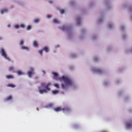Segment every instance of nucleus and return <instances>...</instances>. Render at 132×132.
<instances>
[{"label":"nucleus","instance_id":"nucleus-1","mask_svg":"<svg viewBox=\"0 0 132 132\" xmlns=\"http://www.w3.org/2000/svg\"><path fill=\"white\" fill-rule=\"evenodd\" d=\"M59 80L63 81L64 84L61 85V88L65 91L68 90L69 88L74 89L77 88V85L74 82L73 80L69 77L64 76L59 78Z\"/></svg>","mask_w":132,"mask_h":132},{"label":"nucleus","instance_id":"nucleus-2","mask_svg":"<svg viewBox=\"0 0 132 132\" xmlns=\"http://www.w3.org/2000/svg\"><path fill=\"white\" fill-rule=\"evenodd\" d=\"M59 29L65 32L69 38L72 39L73 34L72 27L69 25H63L62 26L59 27Z\"/></svg>","mask_w":132,"mask_h":132},{"label":"nucleus","instance_id":"nucleus-3","mask_svg":"<svg viewBox=\"0 0 132 132\" xmlns=\"http://www.w3.org/2000/svg\"><path fill=\"white\" fill-rule=\"evenodd\" d=\"M51 84L50 82H48L46 84L44 83H42L41 85V87L38 88L39 93L40 94H43V93H46V91H50V88H49V86Z\"/></svg>","mask_w":132,"mask_h":132},{"label":"nucleus","instance_id":"nucleus-4","mask_svg":"<svg viewBox=\"0 0 132 132\" xmlns=\"http://www.w3.org/2000/svg\"><path fill=\"white\" fill-rule=\"evenodd\" d=\"M54 111L56 112H59L62 111L65 114H67L71 111V108L68 106H65L63 108L61 107H56L54 109Z\"/></svg>","mask_w":132,"mask_h":132},{"label":"nucleus","instance_id":"nucleus-5","mask_svg":"<svg viewBox=\"0 0 132 132\" xmlns=\"http://www.w3.org/2000/svg\"><path fill=\"white\" fill-rule=\"evenodd\" d=\"M126 25L125 24H120L119 27L120 30L122 34V37L123 39H126L127 37V35L126 32Z\"/></svg>","mask_w":132,"mask_h":132},{"label":"nucleus","instance_id":"nucleus-6","mask_svg":"<svg viewBox=\"0 0 132 132\" xmlns=\"http://www.w3.org/2000/svg\"><path fill=\"white\" fill-rule=\"evenodd\" d=\"M91 70L94 72L99 75L102 74L103 72V70L100 68L92 67Z\"/></svg>","mask_w":132,"mask_h":132},{"label":"nucleus","instance_id":"nucleus-7","mask_svg":"<svg viewBox=\"0 0 132 132\" xmlns=\"http://www.w3.org/2000/svg\"><path fill=\"white\" fill-rule=\"evenodd\" d=\"M0 53L1 55L5 59L7 60H9V58L8 57L6 50L4 49L3 48H0Z\"/></svg>","mask_w":132,"mask_h":132},{"label":"nucleus","instance_id":"nucleus-8","mask_svg":"<svg viewBox=\"0 0 132 132\" xmlns=\"http://www.w3.org/2000/svg\"><path fill=\"white\" fill-rule=\"evenodd\" d=\"M34 71L35 69L33 67L29 68V70L27 72V74L29 78H31L32 76L35 75Z\"/></svg>","mask_w":132,"mask_h":132},{"label":"nucleus","instance_id":"nucleus-9","mask_svg":"<svg viewBox=\"0 0 132 132\" xmlns=\"http://www.w3.org/2000/svg\"><path fill=\"white\" fill-rule=\"evenodd\" d=\"M125 126L127 129H132V120H130L126 122L125 124Z\"/></svg>","mask_w":132,"mask_h":132},{"label":"nucleus","instance_id":"nucleus-10","mask_svg":"<svg viewBox=\"0 0 132 132\" xmlns=\"http://www.w3.org/2000/svg\"><path fill=\"white\" fill-rule=\"evenodd\" d=\"M13 27L15 29H18L19 28H25V24L23 23H15Z\"/></svg>","mask_w":132,"mask_h":132},{"label":"nucleus","instance_id":"nucleus-11","mask_svg":"<svg viewBox=\"0 0 132 132\" xmlns=\"http://www.w3.org/2000/svg\"><path fill=\"white\" fill-rule=\"evenodd\" d=\"M9 12V9L7 8H3L0 10V13L2 15L7 13Z\"/></svg>","mask_w":132,"mask_h":132},{"label":"nucleus","instance_id":"nucleus-12","mask_svg":"<svg viewBox=\"0 0 132 132\" xmlns=\"http://www.w3.org/2000/svg\"><path fill=\"white\" fill-rule=\"evenodd\" d=\"M115 26L114 23L113 22H111L109 23L107 27L109 29L111 30L114 28Z\"/></svg>","mask_w":132,"mask_h":132},{"label":"nucleus","instance_id":"nucleus-13","mask_svg":"<svg viewBox=\"0 0 132 132\" xmlns=\"http://www.w3.org/2000/svg\"><path fill=\"white\" fill-rule=\"evenodd\" d=\"M104 5L106 8L108 10L110 9L112 6L111 5L110 2L108 1H106L104 3Z\"/></svg>","mask_w":132,"mask_h":132},{"label":"nucleus","instance_id":"nucleus-14","mask_svg":"<svg viewBox=\"0 0 132 132\" xmlns=\"http://www.w3.org/2000/svg\"><path fill=\"white\" fill-rule=\"evenodd\" d=\"M123 8L124 9H125L129 8V12H132V6H129L128 4H125L123 5Z\"/></svg>","mask_w":132,"mask_h":132},{"label":"nucleus","instance_id":"nucleus-15","mask_svg":"<svg viewBox=\"0 0 132 132\" xmlns=\"http://www.w3.org/2000/svg\"><path fill=\"white\" fill-rule=\"evenodd\" d=\"M76 20L78 25H79L81 21V18L80 16H77L76 18Z\"/></svg>","mask_w":132,"mask_h":132},{"label":"nucleus","instance_id":"nucleus-16","mask_svg":"<svg viewBox=\"0 0 132 132\" xmlns=\"http://www.w3.org/2000/svg\"><path fill=\"white\" fill-rule=\"evenodd\" d=\"M12 97L11 95H9L7 96L5 99V101H10L12 100Z\"/></svg>","mask_w":132,"mask_h":132},{"label":"nucleus","instance_id":"nucleus-17","mask_svg":"<svg viewBox=\"0 0 132 132\" xmlns=\"http://www.w3.org/2000/svg\"><path fill=\"white\" fill-rule=\"evenodd\" d=\"M71 127L73 129H77L79 128L80 126L77 123H74L72 125Z\"/></svg>","mask_w":132,"mask_h":132},{"label":"nucleus","instance_id":"nucleus-18","mask_svg":"<svg viewBox=\"0 0 132 132\" xmlns=\"http://www.w3.org/2000/svg\"><path fill=\"white\" fill-rule=\"evenodd\" d=\"M8 71H11L13 73L15 72V69L14 67L13 66L10 67L8 69Z\"/></svg>","mask_w":132,"mask_h":132},{"label":"nucleus","instance_id":"nucleus-19","mask_svg":"<svg viewBox=\"0 0 132 132\" xmlns=\"http://www.w3.org/2000/svg\"><path fill=\"white\" fill-rule=\"evenodd\" d=\"M33 46L37 48L38 46V42L36 40H34L33 42Z\"/></svg>","mask_w":132,"mask_h":132},{"label":"nucleus","instance_id":"nucleus-20","mask_svg":"<svg viewBox=\"0 0 132 132\" xmlns=\"http://www.w3.org/2000/svg\"><path fill=\"white\" fill-rule=\"evenodd\" d=\"M21 48L23 50H25L27 51H29L30 50V47L25 46H22Z\"/></svg>","mask_w":132,"mask_h":132},{"label":"nucleus","instance_id":"nucleus-21","mask_svg":"<svg viewBox=\"0 0 132 132\" xmlns=\"http://www.w3.org/2000/svg\"><path fill=\"white\" fill-rule=\"evenodd\" d=\"M16 72L18 75L19 76L23 75L24 74V72L23 71L20 70H18Z\"/></svg>","mask_w":132,"mask_h":132},{"label":"nucleus","instance_id":"nucleus-22","mask_svg":"<svg viewBox=\"0 0 132 132\" xmlns=\"http://www.w3.org/2000/svg\"><path fill=\"white\" fill-rule=\"evenodd\" d=\"M43 51H44L46 53H48L50 51V48L48 47H44L43 49Z\"/></svg>","mask_w":132,"mask_h":132},{"label":"nucleus","instance_id":"nucleus-23","mask_svg":"<svg viewBox=\"0 0 132 132\" xmlns=\"http://www.w3.org/2000/svg\"><path fill=\"white\" fill-rule=\"evenodd\" d=\"M52 74L53 75L54 78L56 79H57L58 78V74L57 73L55 72H52Z\"/></svg>","mask_w":132,"mask_h":132},{"label":"nucleus","instance_id":"nucleus-24","mask_svg":"<svg viewBox=\"0 0 132 132\" xmlns=\"http://www.w3.org/2000/svg\"><path fill=\"white\" fill-rule=\"evenodd\" d=\"M104 19V17L103 16H101L100 17L98 20V22L99 23H101L103 20Z\"/></svg>","mask_w":132,"mask_h":132},{"label":"nucleus","instance_id":"nucleus-25","mask_svg":"<svg viewBox=\"0 0 132 132\" xmlns=\"http://www.w3.org/2000/svg\"><path fill=\"white\" fill-rule=\"evenodd\" d=\"M53 106V104H49L45 106L46 108L50 109Z\"/></svg>","mask_w":132,"mask_h":132},{"label":"nucleus","instance_id":"nucleus-26","mask_svg":"<svg viewBox=\"0 0 132 132\" xmlns=\"http://www.w3.org/2000/svg\"><path fill=\"white\" fill-rule=\"evenodd\" d=\"M110 84V82L106 80L105 81L103 82V85L105 86H108Z\"/></svg>","mask_w":132,"mask_h":132},{"label":"nucleus","instance_id":"nucleus-27","mask_svg":"<svg viewBox=\"0 0 132 132\" xmlns=\"http://www.w3.org/2000/svg\"><path fill=\"white\" fill-rule=\"evenodd\" d=\"M40 21V19L39 18H36L34 20V22L35 23H38Z\"/></svg>","mask_w":132,"mask_h":132},{"label":"nucleus","instance_id":"nucleus-28","mask_svg":"<svg viewBox=\"0 0 132 132\" xmlns=\"http://www.w3.org/2000/svg\"><path fill=\"white\" fill-rule=\"evenodd\" d=\"M53 22L56 24H59V22L58 20L56 19H54L53 20Z\"/></svg>","mask_w":132,"mask_h":132},{"label":"nucleus","instance_id":"nucleus-29","mask_svg":"<svg viewBox=\"0 0 132 132\" xmlns=\"http://www.w3.org/2000/svg\"><path fill=\"white\" fill-rule=\"evenodd\" d=\"M32 26L31 25H28L26 28V30L27 31H29L31 29Z\"/></svg>","mask_w":132,"mask_h":132},{"label":"nucleus","instance_id":"nucleus-30","mask_svg":"<svg viewBox=\"0 0 132 132\" xmlns=\"http://www.w3.org/2000/svg\"><path fill=\"white\" fill-rule=\"evenodd\" d=\"M59 92V91L57 90H54L52 91V93L54 95H56Z\"/></svg>","mask_w":132,"mask_h":132},{"label":"nucleus","instance_id":"nucleus-31","mask_svg":"<svg viewBox=\"0 0 132 132\" xmlns=\"http://www.w3.org/2000/svg\"><path fill=\"white\" fill-rule=\"evenodd\" d=\"M16 3L18 5L20 6H22L23 4V3L22 2L20 1H16Z\"/></svg>","mask_w":132,"mask_h":132},{"label":"nucleus","instance_id":"nucleus-32","mask_svg":"<svg viewBox=\"0 0 132 132\" xmlns=\"http://www.w3.org/2000/svg\"><path fill=\"white\" fill-rule=\"evenodd\" d=\"M43 51L42 49L38 51V53L41 56H42L43 55Z\"/></svg>","mask_w":132,"mask_h":132},{"label":"nucleus","instance_id":"nucleus-33","mask_svg":"<svg viewBox=\"0 0 132 132\" xmlns=\"http://www.w3.org/2000/svg\"><path fill=\"white\" fill-rule=\"evenodd\" d=\"M7 86L9 87H11L12 88H14L15 87V86L11 84H9L7 85Z\"/></svg>","mask_w":132,"mask_h":132},{"label":"nucleus","instance_id":"nucleus-34","mask_svg":"<svg viewBox=\"0 0 132 132\" xmlns=\"http://www.w3.org/2000/svg\"><path fill=\"white\" fill-rule=\"evenodd\" d=\"M24 41L23 40H22L20 41V46L21 48V46H23V45L24 44Z\"/></svg>","mask_w":132,"mask_h":132},{"label":"nucleus","instance_id":"nucleus-35","mask_svg":"<svg viewBox=\"0 0 132 132\" xmlns=\"http://www.w3.org/2000/svg\"><path fill=\"white\" fill-rule=\"evenodd\" d=\"M6 77V78L8 79H13V76L10 75H7Z\"/></svg>","mask_w":132,"mask_h":132},{"label":"nucleus","instance_id":"nucleus-36","mask_svg":"<svg viewBox=\"0 0 132 132\" xmlns=\"http://www.w3.org/2000/svg\"><path fill=\"white\" fill-rule=\"evenodd\" d=\"M71 56L74 58H76L77 56V55L75 53H72L71 54Z\"/></svg>","mask_w":132,"mask_h":132},{"label":"nucleus","instance_id":"nucleus-37","mask_svg":"<svg viewBox=\"0 0 132 132\" xmlns=\"http://www.w3.org/2000/svg\"><path fill=\"white\" fill-rule=\"evenodd\" d=\"M94 61L95 62H97L98 60V59L97 56L95 57L93 59Z\"/></svg>","mask_w":132,"mask_h":132},{"label":"nucleus","instance_id":"nucleus-38","mask_svg":"<svg viewBox=\"0 0 132 132\" xmlns=\"http://www.w3.org/2000/svg\"><path fill=\"white\" fill-rule=\"evenodd\" d=\"M60 12L61 14H63L64 13V9H61L60 10Z\"/></svg>","mask_w":132,"mask_h":132},{"label":"nucleus","instance_id":"nucleus-39","mask_svg":"<svg viewBox=\"0 0 132 132\" xmlns=\"http://www.w3.org/2000/svg\"><path fill=\"white\" fill-rule=\"evenodd\" d=\"M54 85L57 89H59V85L58 84H55Z\"/></svg>","mask_w":132,"mask_h":132},{"label":"nucleus","instance_id":"nucleus-40","mask_svg":"<svg viewBox=\"0 0 132 132\" xmlns=\"http://www.w3.org/2000/svg\"><path fill=\"white\" fill-rule=\"evenodd\" d=\"M47 18L48 19H50L52 17V16L51 15L47 14L46 15Z\"/></svg>","mask_w":132,"mask_h":132},{"label":"nucleus","instance_id":"nucleus-41","mask_svg":"<svg viewBox=\"0 0 132 132\" xmlns=\"http://www.w3.org/2000/svg\"><path fill=\"white\" fill-rule=\"evenodd\" d=\"M128 52L129 53H132V46L130 47L129 50Z\"/></svg>","mask_w":132,"mask_h":132},{"label":"nucleus","instance_id":"nucleus-42","mask_svg":"<svg viewBox=\"0 0 132 132\" xmlns=\"http://www.w3.org/2000/svg\"><path fill=\"white\" fill-rule=\"evenodd\" d=\"M112 48V47L111 46H109L107 48V50L108 51H109Z\"/></svg>","mask_w":132,"mask_h":132},{"label":"nucleus","instance_id":"nucleus-43","mask_svg":"<svg viewBox=\"0 0 132 132\" xmlns=\"http://www.w3.org/2000/svg\"><path fill=\"white\" fill-rule=\"evenodd\" d=\"M48 2L49 4H51L53 3V1L51 0H49L48 1Z\"/></svg>","mask_w":132,"mask_h":132},{"label":"nucleus","instance_id":"nucleus-44","mask_svg":"<svg viewBox=\"0 0 132 132\" xmlns=\"http://www.w3.org/2000/svg\"><path fill=\"white\" fill-rule=\"evenodd\" d=\"M97 37L96 36H94L92 38V39L93 40H95L96 39Z\"/></svg>","mask_w":132,"mask_h":132},{"label":"nucleus","instance_id":"nucleus-45","mask_svg":"<svg viewBox=\"0 0 132 132\" xmlns=\"http://www.w3.org/2000/svg\"><path fill=\"white\" fill-rule=\"evenodd\" d=\"M59 46L58 45H56L54 46V48L55 49H56L57 48H59Z\"/></svg>","mask_w":132,"mask_h":132},{"label":"nucleus","instance_id":"nucleus-46","mask_svg":"<svg viewBox=\"0 0 132 132\" xmlns=\"http://www.w3.org/2000/svg\"><path fill=\"white\" fill-rule=\"evenodd\" d=\"M85 30H84V29H83L82 30V35H84L85 32Z\"/></svg>","mask_w":132,"mask_h":132},{"label":"nucleus","instance_id":"nucleus-47","mask_svg":"<svg viewBox=\"0 0 132 132\" xmlns=\"http://www.w3.org/2000/svg\"><path fill=\"white\" fill-rule=\"evenodd\" d=\"M74 3V1L73 0L71 1L70 2V4L72 5H73Z\"/></svg>","mask_w":132,"mask_h":132},{"label":"nucleus","instance_id":"nucleus-48","mask_svg":"<svg viewBox=\"0 0 132 132\" xmlns=\"http://www.w3.org/2000/svg\"><path fill=\"white\" fill-rule=\"evenodd\" d=\"M42 72L43 73L44 75H45L46 74V72L44 70L42 71Z\"/></svg>","mask_w":132,"mask_h":132},{"label":"nucleus","instance_id":"nucleus-49","mask_svg":"<svg viewBox=\"0 0 132 132\" xmlns=\"http://www.w3.org/2000/svg\"><path fill=\"white\" fill-rule=\"evenodd\" d=\"M7 27H9V28H10L11 27V25L10 24H9L7 25Z\"/></svg>","mask_w":132,"mask_h":132},{"label":"nucleus","instance_id":"nucleus-50","mask_svg":"<svg viewBox=\"0 0 132 132\" xmlns=\"http://www.w3.org/2000/svg\"><path fill=\"white\" fill-rule=\"evenodd\" d=\"M122 92H119V95H121V94H122Z\"/></svg>","mask_w":132,"mask_h":132},{"label":"nucleus","instance_id":"nucleus-51","mask_svg":"<svg viewBox=\"0 0 132 132\" xmlns=\"http://www.w3.org/2000/svg\"><path fill=\"white\" fill-rule=\"evenodd\" d=\"M3 39V37L0 36V40H2Z\"/></svg>","mask_w":132,"mask_h":132},{"label":"nucleus","instance_id":"nucleus-52","mask_svg":"<svg viewBox=\"0 0 132 132\" xmlns=\"http://www.w3.org/2000/svg\"><path fill=\"white\" fill-rule=\"evenodd\" d=\"M130 19V20H131V21H132V14L131 15V16Z\"/></svg>","mask_w":132,"mask_h":132},{"label":"nucleus","instance_id":"nucleus-53","mask_svg":"<svg viewBox=\"0 0 132 132\" xmlns=\"http://www.w3.org/2000/svg\"><path fill=\"white\" fill-rule=\"evenodd\" d=\"M17 33H20V32L19 31H17Z\"/></svg>","mask_w":132,"mask_h":132},{"label":"nucleus","instance_id":"nucleus-54","mask_svg":"<svg viewBox=\"0 0 132 132\" xmlns=\"http://www.w3.org/2000/svg\"><path fill=\"white\" fill-rule=\"evenodd\" d=\"M119 80H117V83H118L119 82Z\"/></svg>","mask_w":132,"mask_h":132},{"label":"nucleus","instance_id":"nucleus-55","mask_svg":"<svg viewBox=\"0 0 132 132\" xmlns=\"http://www.w3.org/2000/svg\"><path fill=\"white\" fill-rule=\"evenodd\" d=\"M62 93L63 94H64V93L63 92H62Z\"/></svg>","mask_w":132,"mask_h":132},{"label":"nucleus","instance_id":"nucleus-56","mask_svg":"<svg viewBox=\"0 0 132 132\" xmlns=\"http://www.w3.org/2000/svg\"><path fill=\"white\" fill-rule=\"evenodd\" d=\"M37 109L38 111V108H37Z\"/></svg>","mask_w":132,"mask_h":132},{"label":"nucleus","instance_id":"nucleus-57","mask_svg":"<svg viewBox=\"0 0 132 132\" xmlns=\"http://www.w3.org/2000/svg\"><path fill=\"white\" fill-rule=\"evenodd\" d=\"M53 52L54 53H55V51H54Z\"/></svg>","mask_w":132,"mask_h":132},{"label":"nucleus","instance_id":"nucleus-58","mask_svg":"<svg viewBox=\"0 0 132 132\" xmlns=\"http://www.w3.org/2000/svg\"><path fill=\"white\" fill-rule=\"evenodd\" d=\"M1 0H0V1H1Z\"/></svg>","mask_w":132,"mask_h":132}]
</instances>
